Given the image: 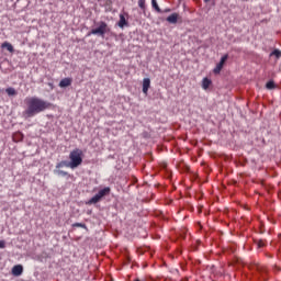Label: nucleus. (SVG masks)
Returning <instances> with one entry per match:
<instances>
[{"label": "nucleus", "mask_w": 281, "mask_h": 281, "mask_svg": "<svg viewBox=\"0 0 281 281\" xmlns=\"http://www.w3.org/2000/svg\"><path fill=\"white\" fill-rule=\"evenodd\" d=\"M55 175H58L59 177H69V172L63 171V170H55Z\"/></svg>", "instance_id": "obj_18"}, {"label": "nucleus", "mask_w": 281, "mask_h": 281, "mask_svg": "<svg viewBox=\"0 0 281 281\" xmlns=\"http://www.w3.org/2000/svg\"><path fill=\"white\" fill-rule=\"evenodd\" d=\"M72 227H81L82 229H87V224L75 223V224H72Z\"/></svg>", "instance_id": "obj_23"}, {"label": "nucleus", "mask_w": 281, "mask_h": 281, "mask_svg": "<svg viewBox=\"0 0 281 281\" xmlns=\"http://www.w3.org/2000/svg\"><path fill=\"white\" fill-rule=\"evenodd\" d=\"M210 85H212V80H210L207 77H205L202 80V89H204V91H207V89H210Z\"/></svg>", "instance_id": "obj_11"}, {"label": "nucleus", "mask_w": 281, "mask_h": 281, "mask_svg": "<svg viewBox=\"0 0 281 281\" xmlns=\"http://www.w3.org/2000/svg\"><path fill=\"white\" fill-rule=\"evenodd\" d=\"M266 89H269L270 91L276 89V82L273 80H270L266 83Z\"/></svg>", "instance_id": "obj_17"}, {"label": "nucleus", "mask_w": 281, "mask_h": 281, "mask_svg": "<svg viewBox=\"0 0 281 281\" xmlns=\"http://www.w3.org/2000/svg\"><path fill=\"white\" fill-rule=\"evenodd\" d=\"M151 5L155 8L156 12H161L159 4H157V0H151Z\"/></svg>", "instance_id": "obj_21"}, {"label": "nucleus", "mask_w": 281, "mask_h": 281, "mask_svg": "<svg viewBox=\"0 0 281 281\" xmlns=\"http://www.w3.org/2000/svg\"><path fill=\"white\" fill-rule=\"evenodd\" d=\"M119 27H124L125 25H128V22L126 21V18L124 14H120V21L117 23Z\"/></svg>", "instance_id": "obj_13"}, {"label": "nucleus", "mask_w": 281, "mask_h": 281, "mask_svg": "<svg viewBox=\"0 0 281 281\" xmlns=\"http://www.w3.org/2000/svg\"><path fill=\"white\" fill-rule=\"evenodd\" d=\"M134 281H140L139 279H136V280H134Z\"/></svg>", "instance_id": "obj_26"}, {"label": "nucleus", "mask_w": 281, "mask_h": 281, "mask_svg": "<svg viewBox=\"0 0 281 281\" xmlns=\"http://www.w3.org/2000/svg\"><path fill=\"white\" fill-rule=\"evenodd\" d=\"M3 90L0 89V93L2 92Z\"/></svg>", "instance_id": "obj_27"}, {"label": "nucleus", "mask_w": 281, "mask_h": 281, "mask_svg": "<svg viewBox=\"0 0 281 281\" xmlns=\"http://www.w3.org/2000/svg\"><path fill=\"white\" fill-rule=\"evenodd\" d=\"M255 245H257L258 249H262V247H267V240H265V239H255Z\"/></svg>", "instance_id": "obj_14"}, {"label": "nucleus", "mask_w": 281, "mask_h": 281, "mask_svg": "<svg viewBox=\"0 0 281 281\" xmlns=\"http://www.w3.org/2000/svg\"><path fill=\"white\" fill-rule=\"evenodd\" d=\"M138 8H140V10H146V0H138Z\"/></svg>", "instance_id": "obj_22"}, {"label": "nucleus", "mask_w": 281, "mask_h": 281, "mask_svg": "<svg viewBox=\"0 0 281 281\" xmlns=\"http://www.w3.org/2000/svg\"><path fill=\"white\" fill-rule=\"evenodd\" d=\"M23 273V266L16 265L12 268V276L19 277Z\"/></svg>", "instance_id": "obj_8"}, {"label": "nucleus", "mask_w": 281, "mask_h": 281, "mask_svg": "<svg viewBox=\"0 0 281 281\" xmlns=\"http://www.w3.org/2000/svg\"><path fill=\"white\" fill-rule=\"evenodd\" d=\"M108 32H111V29H109V24H106V22H99V26L97 29H92L88 36H91V34H93L94 36L104 37V34H106Z\"/></svg>", "instance_id": "obj_4"}, {"label": "nucleus", "mask_w": 281, "mask_h": 281, "mask_svg": "<svg viewBox=\"0 0 281 281\" xmlns=\"http://www.w3.org/2000/svg\"><path fill=\"white\" fill-rule=\"evenodd\" d=\"M167 21L168 23H172V24L177 23V21H179V13H172L167 18Z\"/></svg>", "instance_id": "obj_10"}, {"label": "nucleus", "mask_w": 281, "mask_h": 281, "mask_svg": "<svg viewBox=\"0 0 281 281\" xmlns=\"http://www.w3.org/2000/svg\"><path fill=\"white\" fill-rule=\"evenodd\" d=\"M111 194V189L105 187L101 189L95 195H93L90 200L86 202V205H95V203H100L103 196H109Z\"/></svg>", "instance_id": "obj_3"}, {"label": "nucleus", "mask_w": 281, "mask_h": 281, "mask_svg": "<svg viewBox=\"0 0 281 281\" xmlns=\"http://www.w3.org/2000/svg\"><path fill=\"white\" fill-rule=\"evenodd\" d=\"M5 93H8V95H16V90L14 88H7Z\"/></svg>", "instance_id": "obj_20"}, {"label": "nucleus", "mask_w": 281, "mask_h": 281, "mask_svg": "<svg viewBox=\"0 0 281 281\" xmlns=\"http://www.w3.org/2000/svg\"><path fill=\"white\" fill-rule=\"evenodd\" d=\"M204 3H210V0H204Z\"/></svg>", "instance_id": "obj_25"}, {"label": "nucleus", "mask_w": 281, "mask_h": 281, "mask_svg": "<svg viewBox=\"0 0 281 281\" xmlns=\"http://www.w3.org/2000/svg\"><path fill=\"white\" fill-rule=\"evenodd\" d=\"M71 82H72L71 78H64L60 80L59 87L61 89H65V87H71Z\"/></svg>", "instance_id": "obj_9"}, {"label": "nucleus", "mask_w": 281, "mask_h": 281, "mask_svg": "<svg viewBox=\"0 0 281 281\" xmlns=\"http://www.w3.org/2000/svg\"><path fill=\"white\" fill-rule=\"evenodd\" d=\"M69 168L72 170L78 168V166H82V149L76 148L69 154Z\"/></svg>", "instance_id": "obj_2"}, {"label": "nucleus", "mask_w": 281, "mask_h": 281, "mask_svg": "<svg viewBox=\"0 0 281 281\" xmlns=\"http://www.w3.org/2000/svg\"><path fill=\"white\" fill-rule=\"evenodd\" d=\"M150 89V79L149 78H145L143 80V93L145 95H148V90Z\"/></svg>", "instance_id": "obj_6"}, {"label": "nucleus", "mask_w": 281, "mask_h": 281, "mask_svg": "<svg viewBox=\"0 0 281 281\" xmlns=\"http://www.w3.org/2000/svg\"><path fill=\"white\" fill-rule=\"evenodd\" d=\"M227 58H229L228 55H224L220 63L216 65V67L213 69V74L218 75L221 74L223 67L225 66V63H227Z\"/></svg>", "instance_id": "obj_5"}, {"label": "nucleus", "mask_w": 281, "mask_h": 281, "mask_svg": "<svg viewBox=\"0 0 281 281\" xmlns=\"http://www.w3.org/2000/svg\"><path fill=\"white\" fill-rule=\"evenodd\" d=\"M249 269H256V271H259V273H265L267 271V268L263 265L256 262L252 266H249Z\"/></svg>", "instance_id": "obj_7"}, {"label": "nucleus", "mask_w": 281, "mask_h": 281, "mask_svg": "<svg viewBox=\"0 0 281 281\" xmlns=\"http://www.w3.org/2000/svg\"><path fill=\"white\" fill-rule=\"evenodd\" d=\"M2 49H8V52H10L11 54L14 52V46H12V44H10L9 42H4L1 45Z\"/></svg>", "instance_id": "obj_12"}, {"label": "nucleus", "mask_w": 281, "mask_h": 281, "mask_svg": "<svg viewBox=\"0 0 281 281\" xmlns=\"http://www.w3.org/2000/svg\"><path fill=\"white\" fill-rule=\"evenodd\" d=\"M270 56H276L277 59L281 58V50L276 48L272 53H270Z\"/></svg>", "instance_id": "obj_19"}, {"label": "nucleus", "mask_w": 281, "mask_h": 281, "mask_svg": "<svg viewBox=\"0 0 281 281\" xmlns=\"http://www.w3.org/2000/svg\"><path fill=\"white\" fill-rule=\"evenodd\" d=\"M0 249H5V240H0Z\"/></svg>", "instance_id": "obj_24"}, {"label": "nucleus", "mask_w": 281, "mask_h": 281, "mask_svg": "<svg viewBox=\"0 0 281 281\" xmlns=\"http://www.w3.org/2000/svg\"><path fill=\"white\" fill-rule=\"evenodd\" d=\"M13 140H15V142H23V133L16 132V133L13 135Z\"/></svg>", "instance_id": "obj_16"}, {"label": "nucleus", "mask_w": 281, "mask_h": 281, "mask_svg": "<svg viewBox=\"0 0 281 281\" xmlns=\"http://www.w3.org/2000/svg\"><path fill=\"white\" fill-rule=\"evenodd\" d=\"M60 168H69V162L66 161V160H61L60 162H58V164L56 165V169H57V170H60Z\"/></svg>", "instance_id": "obj_15"}, {"label": "nucleus", "mask_w": 281, "mask_h": 281, "mask_svg": "<svg viewBox=\"0 0 281 281\" xmlns=\"http://www.w3.org/2000/svg\"><path fill=\"white\" fill-rule=\"evenodd\" d=\"M25 104L27 109L25 110V115L27 117H34L38 113H43L49 106V103L38 97H30L25 99Z\"/></svg>", "instance_id": "obj_1"}]
</instances>
